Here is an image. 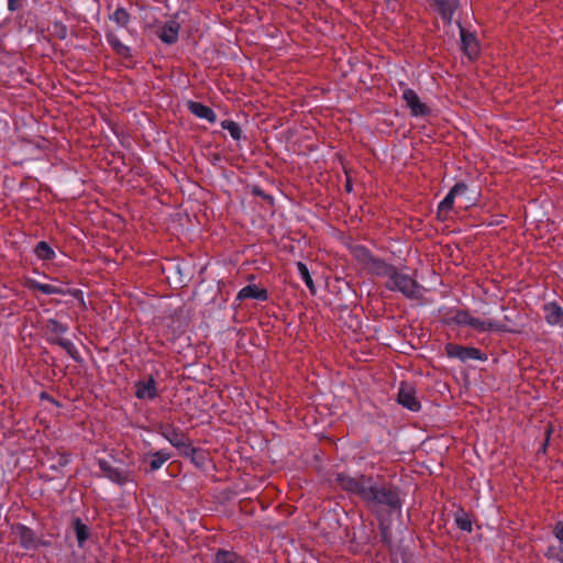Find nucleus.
<instances>
[{
  "label": "nucleus",
  "instance_id": "nucleus-17",
  "mask_svg": "<svg viewBox=\"0 0 563 563\" xmlns=\"http://www.w3.org/2000/svg\"><path fill=\"white\" fill-rule=\"evenodd\" d=\"M269 298L268 290L266 288L260 287L255 284H249L236 295V300L243 301L246 299H254L257 301H267Z\"/></svg>",
  "mask_w": 563,
  "mask_h": 563
},
{
  "label": "nucleus",
  "instance_id": "nucleus-25",
  "mask_svg": "<svg viewBox=\"0 0 563 563\" xmlns=\"http://www.w3.org/2000/svg\"><path fill=\"white\" fill-rule=\"evenodd\" d=\"M71 527L75 531L77 543L79 548H84L88 539L90 538V529L84 523L79 517H74L71 520Z\"/></svg>",
  "mask_w": 563,
  "mask_h": 563
},
{
  "label": "nucleus",
  "instance_id": "nucleus-3",
  "mask_svg": "<svg viewBox=\"0 0 563 563\" xmlns=\"http://www.w3.org/2000/svg\"><path fill=\"white\" fill-rule=\"evenodd\" d=\"M69 330V327L67 323H63L56 319H47L44 325V332L46 335V341L49 344L58 345L63 350L66 351V353L75 361L79 360V353L74 345V343L68 340L64 339L63 334H65Z\"/></svg>",
  "mask_w": 563,
  "mask_h": 563
},
{
  "label": "nucleus",
  "instance_id": "nucleus-42",
  "mask_svg": "<svg viewBox=\"0 0 563 563\" xmlns=\"http://www.w3.org/2000/svg\"><path fill=\"white\" fill-rule=\"evenodd\" d=\"M41 396H42V398H47V399L51 398L45 391H43Z\"/></svg>",
  "mask_w": 563,
  "mask_h": 563
},
{
  "label": "nucleus",
  "instance_id": "nucleus-35",
  "mask_svg": "<svg viewBox=\"0 0 563 563\" xmlns=\"http://www.w3.org/2000/svg\"><path fill=\"white\" fill-rule=\"evenodd\" d=\"M552 533L555 537V539L563 544V521H558L553 528Z\"/></svg>",
  "mask_w": 563,
  "mask_h": 563
},
{
  "label": "nucleus",
  "instance_id": "nucleus-26",
  "mask_svg": "<svg viewBox=\"0 0 563 563\" xmlns=\"http://www.w3.org/2000/svg\"><path fill=\"white\" fill-rule=\"evenodd\" d=\"M450 313L453 314L444 319L445 324L468 325L472 314L467 309H452Z\"/></svg>",
  "mask_w": 563,
  "mask_h": 563
},
{
  "label": "nucleus",
  "instance_id": "nucleus-13",
  "mask_svg": "<svg viewBox=\"0 0 563 563\" xmlns=\"http://www.w3.org/2000/svg\"><path fill=\"white\" fill-rule=\"evenodd\" d=\"M402 99L406 106L410 109V113L413 117H427L431 113L430 108L420 101L417 92L411 88H406L402 91Z\"/></svg>",
  "mask_w": 563,
  "mask_h": 563
},
{
  "label": "nucleus",
  "instance_id": "nucleus-23",
  "mask_svg": "<svg viewBox=\"0 0 563 563\" xmlns=\"http://www.w3.org/2000/svg\"><path fill=\"white\" fill-rule=\"evenodd\" d=\"M212 563H250L243 555L233 550L219 549L214 555Z\"/></svg>",
  "mask_w": 563,
  "mask_h": 563
},
{
  "label": "nucleus",
  "instance_id": "nucleus-28",
  "mask_svg": "<svg viewBox=\"0 0 563 563\" xmlns=\"http://www.w3.org/2000/svg\"><path fill=\"white\" fill-rule=\"evenodd\" d=\"M109 19L117 24V26L128 30L132 16L124 7H117V9L109 15Z\"/></svg>",
  "mask_w": 563,
  "mask_h": 563
},
{
  "label": "nucleus",
  "instance_id": "nucleus-38",
  "mask_svg": "<svg viewBox=\"0 0 563 563\" xmlns=\"http://www.w3.org/2000/svg\"><path fill=\"white\" fill-rule=\"evenodd\" d=\"M553 558L555 560H558L559 562L563 563V550L562 549L558 550V553L554 554Z\"/></svg>",
  "mask_w": 563,
  "mask_h": 563
},
{
  "label": "nucleus",
  "instance_id": "nucleus-9",
  "mask_svg": "<svg viewBox=\"0 0 563 563\" xmlns=\"http://www.w3.org/2000/svg\"><path fill=\"white\" fill-rule=\"evenodd\" d=\"M445 353L451 358H459L462 362L468 360L486 361L487 354L477 347L464 346L456 343H446Z\"/></svg>",
  "mask_w": 563,
  "mask_h": 563
},
{
  "label": "nucleus",
  "instance_id": "nucleus-21",
  "mask_svg": "<svg viewBox=\"0 0 563 563\" xmlns=\"http://www.w3.org/2000/svg\"><path fill=\"white\" fill-rule=\"evenodd\" d=\"M179 30L180 25L176 21H167L162 26L158 37L165 44H174L178 40Z\"/></svg>",
  "mask_w": 563,
  "mask_h": 563
},
{
  "label": "nucleus",
  "instance_id": "nucleus-36",
  "mask_svg": "<svg viewBox=\"0 0 563 563\" xmlns=\"http://www.w3.org/2000/svg\"><path fill=\"white\" fill-rule=\"evenodd\" d=\"M22 7L21 0H8V9L10 11H16Z\"/></svg>",
  "mask_w": 563,
  "mask_h": 563
},
{
  "label": "nucleus",
  "instance_id": "nucleus-20",
  "mask_svg": "<svg viewBox=\"0 0 563 563\" xmlns=\"http://www.w3.org/2000/svg\"><path fill=\"white\" fill-rule=\"evenodd\" d=\"M106 38L113 52L124 58V59H132L133 55L131 52V48L119 40V37L115 35V33L112 30H107L106 32Z\"/></svg>",
  "mask_w": 563,
  "mask_h": 563
},
{
  "label": "nucleus",
  "instance_id": "nucleus-37",
  "mask_svg": "<svg viewBox=\"0 0 563 563\" xmlns=\"http://www.w3.org/2000/svg\"><path fill=\"white\" fill-rule=\"evenodd\" d=\"M253 194L255 196L263 197L264 199H272V197L266 195L260 187H254L253 188Z\"/></svg>",
  "mask_w": 563,
  "mask_h": 563
},
{
  "label": "nucleus",
  "instance_id": "nucleus-15",
  "mask_svg": "<svg viewBox=\"0 0 563 563\" xmlns=\"http://www.w3.org/2000/svg\"><path fill=\"white\" fill-rule=\"evenodd\" d=\"M134 395L141 400H153L158 396L157 384L151 375L146 380H139L134 384Z\"/></svg>",
  "mask_w": 563,
  "mask_h": 563
},
{
  "label": "nucleus",
  "instance_id": "nucleus-1",
  "mask_svg": "<svg viewBox=\"0 0 563 563\" xmlns=\"http://www.w3.org/2000/svg\"><path fill=\"white\" fill-rule=\"evenodd\" d=\"M334 482L343 492L357 496L377 519L383 511L393 514L401 510L400 488L393 483L378 485L372 475L351 476L346 473H336Z\"/></svg>",
  "mask_w": 563,
  "mask_h": 563
},
{
  "label": "nucleus",
  "instance_id": "nucleus-34",
  "mask_svg": "<svg viewBox=\"0 0 563 563\" xmlns=\"http://www.w3.org/2000/svg\"><path fill=\"white\" fill-rule=\"evenodd\" d=\"M54 31H55V35L59 40H65L67 37L68 30H67V26L63 22H60V21L54 22Z\"/></svg>",
  "mask_w": 563,
  "mask_h": 563
},
{
  "label": "nucleus",
  "instance_id": "nucleus-5",
  "mask_svg": "<svg viewBox=\"0 0 563 563\" xmlns=\"http://www.w3.org/2000/svg\"><path fill=\"white\" fill-rule=\"evenodd\" d=\"M24 287L32 291H40L44 295H70L79 301L82 308H86L84 291L75 288H64L51 284H42L33 278H26L24 280Z\"/></svg>",
  "mask_w": 563,
  "mask_h": 563
},
{
  "label": "nucleus",
  "instance_id": "nucleus-18",
  "mask_svg": "<svg viewBox=\"0 0 563 563\" xmlns=\"http://www.w3.org/2000/svg\"><path fill=\"white\" fill-rule=\"evenodd\" d=\"M543 312L547 323L563 327V309L556 301L545 303Z\"/></svg>",
  "mask_w": 563,
  "mask_h": 563
},
{
  "label": "nucleus",
  "instance_id": "nucleus-33",
  "mask_svg": "<svg viewBox=\"0 0 563 563\" xmlns=\"http://www.w3.org/2000/svg\"><path fill=\"white\" fill-rule=\"evenodd\" d=\"M221 128L223 130H227L234 141L241 140L242 131H241L240 125L236 122H234L232 120H223L221 122Z\"/></svg>",
  "mask_w": 563,
  "mask_h": 563
},
{
  "label": "nucleus",
  "instance_id": "nucleus-41",
  "mask_svg": "<svg viewBox=\"0 0 563 563\" xmlns=\"http://www.w3.org/2000/svg\"><path fill=\"white\" fill-rule=\"evenodd\" d=\"M254 279H255V275L251 274V275H249V276H247V280H249V282H252V280H254Z\"/></svg>",
  "mask_w": 563,
  "mask_h": 563
},
{
  "label": "nucleus",
  "instance_id": "nucleus-24",
  "mask_svg": "<svg viewBox=\"0 0 563 563\" xmlns=\"http://www.w3.org/2000/svg\"><path fill=\"white\" fill-rule=\"evenodd\" d=\"M477 332H495V330H507L504 325H499L495 320H481L479 318L471 317L468 325Z\"/></svg>",
  "mask_w": 563,
  "mask_h": 563
},
{
  "label": "nucleus",
  "instance_id": "nucleus-14",
  "mask_svg": "<svg viewBox=\"0 0 563 563\" xmlns=\"http://www.w3.org/2000/svg\"><path fill=\"white\" fill-rule=\"evenodd\" d=\"M12 532L19 537V544L22 549L31 550L38 548V538L35 532L23 523L12 526Z\"/></svg>",
  "mask_w": 563,
  "mask_h": 563
},
{
  "label": "nucleus",
  "instance_id": "nucleus-27",
  "mask_svg": "<svg viewBox=\"0 0 563 563\" xmlns=\"http://www.w3.org/2000/svg\"><path fill=\"white\" fill-rule=\"evenodd\" d=\"M520 318V314L516 312L514 316H504L503 321H498L499 325H504L506 329L510 330H495V332H503V333H514V334H520L522 333V327L518 322V319Z\"/></svg>",
  "mask_w": 563,
  "mask_h": 563
},
{
  "label": "nucleus",
  "instance_id": "nucleus-30",
  "mask_svg": "<svg viewBox=\"0 0 563 563\" xmlns=\"http://www.w3.org/2000/svg\"><path fill=\"white\" fill-rule=\"evenodd\" d=\"M34 254L38 260L52 261L56 253L46 241H40L34 247Z\"/></svg>",
  "mask_w": 563,
  "mask_h": 563
},
{
  "label": "nucleus",
  "instance_id": "nucleus-6",
  "mask_svg": "<svg viewBox=\"0 0 563 563\" xmlns=\"http://www.w3.org/2000/svg\"><path fill=\"white\" fill-rule=\"evenodd\" d=\"M98 466L104 477L119 486H124L128 483H135V474L132 470L114 467L103 459L98 460Z\"/></svg>",
  "mask_w": 563,
  "mask_h": 563
},
{
  "label": "nucleus",
  "instance_id": "nucleus-31",
  "mask_svg": "<svg viewBox=\"0 0 563 563\" xmlns=\"http://www.w3.org/2000/svg\"><path fill=\"white\" fill-rule=\"evenodd\" d=\"M455 525L459 529L468 533L473 530L472 519L463 508L455 515Z\"/></svg>",
  "mask_w": 563,
  "mask_h": 563
},
{
  "label": "nucleus",
  "instance_id": "nucleus-22",
  "mask_svg": "<svg viewBox=\"0 0 563 563\" xmlns=\"http://www.w3.org/2000/svg\"><path fill=\"white\" fill-rule=\"evenodd\" d=\"M188 110L196 117L200 119H206L210 123H214L217 120L216 112L208 106L198 102V101H189L187 103Z\"/></svg>",
  "mask_w": 563,
  "mask_h": 563
},
{
  "label": "nucleus",
  "instance_id": "nucleus-4",
  "mask_svg": "<svg viewBox=\"0 0 563 563\" xmlns=\"http://www.w3.org/2000/svg\"><path fill=\"white\" fill-rule=\"evenodd\" d=\"M385 287L390 291L401 292L408 299L420 298L423 289L416 278L399 272L397 266L388 277Z\"/></svg>",
  "mask_w": 563,
  "mask_h": 563
},
{
  "label": "nucleus",
  "instance_id": "nucleus-16",
  "mask_svg": "<svg viewBox=\"0 0 563 563\" xmlns=\"http://www.w3.org/2000/svg\"><path fill=\"white\" fill-rule=\"evenodd\" d=\"M179 454L183 457L190 459V462L198 468H205L209 460V453L201 448H195L192 445V441L189 444H186Z\"/></svg>",
  "mask_w": 563,
  "mask_h": 563
},
{
  "label": "nucleus",
  "instance_id": "nucleus-8",
  "mask_svg": "<svg viewBox=\"0 0 563 563\" xmlns=\"http://www.w3.org/2000/svg\"><path fill=\"white\" fill-rule=\"evenodd\" d=\"M429 8L437 13L445 26L453 22L454 14L460 9V0H427Z\"/></svg>",
  "mask_w": 563,
  "mask_h": 563
},
{
  "label": "nucleus",
  "instance_id": "nucleus-2",
  "mask_svg": "<svg viewBox=\"0 0 563 563\" xmlns=\"http://www.w3.org/2000/svg\"><path fill=\"white\" fill-rule=\"evenodd\" d=\"M349 251L355 262L368 274L376 277H388L396 267L394 264L386 262L373 254V252L365 245L352 244L349 246Z\"/></svg>",
  "mask_w": 563,
  "mask_h": 563
},
{
  "label": "nucleus",
  "instance_id": "nucleus-11",
  "mask_svg": "<svg viewBox=\"0 0 563 563\" xmlns=\"http://www.w3.org/2000/svg\"><path fill=\"white\" fill-rule=\"evenodd\" d=\"M397 402L413 412L421 409V402L417 397L416 387L408 382L400 383L397 394Z\"/></svg>",
  "mask_w": 563,
  "mask_h": 563
},
{
  "label": "nucleus",
  "instance_id": "nucleus-7",
  "mask_svg": "<svg viewBox=\"0 0 563 563\" xmlns=\"http://www.w3.org/2000/svg\"><path fill=\"white\" fill-rule=\"evenodd\" d=\"M157 433L176 448L178 452H180L186 444L191 442L188 434L180 428L176 427L173 422H161L157 426Z\"/></svg>",
  "mask_w": 563,
  "mask_h": 563
},
{
  "label": "nucleus",
  "instance_id": "nucleus-32",
  "mask_svg": "<svg viewBox=\"0 0 563 563\" xmlns=\"http://www.w3.org/2000/svg\"><path fill=\"white\" fill-rule=\"evenodd\" d=\"M297 269H298V273H299L301 279L303 280V283L308 287L309 291L311 292V295H316L314 283H313V279H312L310 273H309V269H308L307 265L305 263H302V262H298L297 263Z\"/></svg>",
  "mask_w": 563,
  "mask_h": 563
},
{
  "label": "nucleus",
  "instance_id": "nucleus-12",
  "mask_svg": "<svg viewBox=\"0 0 563 563\" xmlns=\"http://www.w3.org/2000/svg\"><path fill=\"white\" fill-rule=\"evenodd\" d=\"M460 27L461 48L470 60H476L481 56V45L476 35L466 30L460 21L456 22Z\"/></svg>",
  "mask_w": 563,
  "mask_h": 563
},
{
  "label": "nucleus",
  "instance_id": "nucleus-10",
  "mask_svg": "<svg viewBox=\"0 0 563 563\" xmlns=\"http://www.w3.org/2000/svg\"><path fill=\"white\" fill-rule=\"evenodd\" d=\"M467 190V185L463 181L456 183L444 197V199L439 203L437 209V219L441 222H445L450 218V212L454 207V199L459 195L465 194Z\"/></svg>",
  "mask_w": 563,
  "mask_h": 563
},
{
  "label": "nucleus",
  "instance_id": "nucleus-39",
  "mask_svg": "<svg viewBox=\"0 0 563 563\" xmlns=\"http://www.w3.org/2000/svg\"><path fill=\"white\" fill-rule=\"evenodd\" d=\"M344 188H345V190H346L347 192H351V191H352V189H353L352 181H351L349 178L346 179V183H345V185H344Z\"/></svg>",
  "mask_w": 563,
  "mask_h": 563
},
{
  "label": "nucleus",
  "instance_id": "nucleus-43",
  "mask_svg": "<svg viewBox=\"0 0 563 563\" xmlns=\"http://www.w3.org/2000/svg\"><path fill=\"white\" fill-rule=\"evenodd\" d=\"M383 540H384V541H388V537H387V533H386V532H384V533H383Z\"/></svg>",
  "mask_w": 563,
  "mask_h": 563
},
{
  "label": "nucleus",
  "instance_id": "nucleus-40",
  "mask_svg": "<svg viewBox=\"0 0 563 563\" xmlns=\"http://www.w3.org/2000/svg\"><path fill=\"white\" fill-rule=\"evenodd\" d=\"M49 545H51L49 541H43V540L38 539V548L40 547H49Z\"/></svg>",
  "mask_w": 563,
  "mask_h": 563
},
{
  "label": "nucleus",
  "instance_id": "nucleus-19",
  "mask_svg": "<svg viewBox=\"0 0 563 563\" xmlns=\"http://www.w3.org/2000/svg\"><path fill=\"white\" fill-rule=\"evenodd\" d=\"M70 456V453L65 451L63 448L57 449L55 453L52 451L46 452V460L49 462V468L56 472L69 464Z\"/></svg>",
  "mask_w": 563,
  "mask_h": 563
},
{
  "label": "nucleus",
  "instance_id": "nucleus-29",
  "mask_svg": "<svg viewBox=\"0 0 563 563\" xmlns=\"http://www.w3.org/2000/svg\"><path fill=\"white\" fill-rule=\"evenodd\" d=\"M150 456V466L146 472H155L159 470L165 462H167L172 454L167 452L166 450H158L152 453H148Z\"/></svg>",
  "mask_w": 563,
  "mask_h": 563
}]
</instances>
